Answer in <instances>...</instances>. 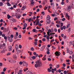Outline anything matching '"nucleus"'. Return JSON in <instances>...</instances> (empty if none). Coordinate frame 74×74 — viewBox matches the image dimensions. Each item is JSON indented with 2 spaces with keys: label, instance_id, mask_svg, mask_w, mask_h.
<instances>
[{
  "label": "nucleus",
  "instance_id": "obj_1",
  "mask_svg": "<svg viewBox=\"0 0 74 74\" xmlns=\"http://www.w3.org/2000/svg\"><path fill=\"white\" fill-rule=\"evenodd\" d=\"M35 63L36 64H35V67L36 68L40 67H41V66H42V62L40 60H38L36 61Z\"/></svg>",
  "mask_w": 74,
  "mask_h": 74
},
{
  "label": "nucleus",
  "instance_id": "obj_2",
  "mask_svg": "<svg viewBox=\"0 0 74 74\" xmlns=\"http://www.w3.org/2000/svg\"><path fill=\"white\" fill-rule=\"evenodd\" d=\"M8 60L10 62V63H14V60H13V59L11 58H8Z\"/></svg>",
  "mask_w": 74,
  "mask_h": 74
},
{
  "label": "nucleus",
  "instance_id": "obj_3",
  "mask_svg": "<svg viewBox=\"0 0 74 74\" xmlns=\"http://www.w3.org/2000/svg\"><path fill=\"white\" fill-rule=\"evenodd\" d=\"M10 22L11 23H15V22H16V20L14 18H12L10 19Z\"/></svg>",
  "mask_w": 74,
  "mask_h": 74
},
{
  "label": "nucleus",
  "instance_id": "obj_4",
  "mask_svg": "<svg viewBox=\"0 0 74 74\" xmlns=\"http://www.w3.org/2000/svg\"><path fill=\"white\" fill-rule=\"evenodd\" d=\"M8 40L10 42H11L13 41V39L12 38H11L9 36L8 37Z\"/></svg>",
  "mask_w": 74,
  "mask_h": 74
},
{
  "label": "nucleus",
  "instance_id": "obj_5",
  "mask_svg": "<svg viewBox=\"0 0 74 74\" xmlns=\"http://www.w3.org/2000/svg\"><path fill=\"white\" fill-rule=\"evenodd\" d=\"M71 7L70 6V5L67 6V10L69 12L70 11V10H71Z\"/></svg>",
  "mask_w": 74,
  "mask_h": 74
},
{
  "label": "nucleus",
  "instance_id": "obj_6",
  "mask_svg": "<svg viewBox=\"0 0 74 74\" xmlns=\"http://www.w3.org/2000/svg\"><path fill=\"white\" fill-rule=\"evenodd\" d=\"M58 25L60 24L61 26H63V23L60 21L58 22Z\"/></svg>",
  "mask_w": 74,
  "mask_h": 74
},
{
  "label": "nucleus",
  "instance_id": "obj_7",
  "mask_svg": "<svg viewBox=\"0 0 74 74\" xmlns=\"http://www.w3.org/2000/svg\"><path fill=\"white\" fill-rule=\"evenodd\" d=\"M22 70L21 69L20 70L18 71L17 72V74H23L22 72Z\"/></svg>",
  "mask_w": 74,
  "mask_h": 74
},
{
  "label": "nucleus",
  "instance_id": "obj_8",
  "mask_svg": "<svg viewBox=\"0 0 74 74\" xmlns=\"http://www.w3.org/2000/svg\"><path fill=\"white\" fill-rule=\"evenodd\" d=\"M45 48V46H44L42 47L40 49V50L41 51H43V50H44V49Z\"/></svg>",
  "mask_w": 74,
  "mask_h": 74
},
{
  "label": "nucleus",
  "instance_id": "obj_9",
  "mask_svg": "<svg viewBox=\"0 0 74 74\" xmlns=\"http://www.w3.org/2000/svg\"><path fill=\"white\" fill-rule=\"evenodd\" d=\"M8 48H9V51H12V46H9Z\"/></svg>",
  "mask_w": 74,
  "mask_h": 74
},
{
  "label": "nucleus",
  "instance_id": "obj_10",
  "mask_svg": "<svg viewBox=\"0 0 74 74\" xmlns=\"http://www.w3.org/2000/svg\"><path fill=\"white\" fill-rule=\"evenodd\" d=\"M55 55H56V56H59L60 55L59 52L57 51L55 53Z\"/></svg>",
  "mask_w": 74,
  "mask_h": 74
},
{
  "label": "nucleus",
  "instance_id": "obj_11",
  "mask_svg": "<svg viewBox=\"0 0 74 74\" xmlns=\"http://www.w3.org/2000/svg\"><path fill=\"white\" fill-rule=\"evenodd\" d=\"M34 3H35L33 1V0H32L31 1V3L30 4V5H32V4H33V5H34Z\"/></svg>",
  "mask_w": 74,
  "mask_h": 74
},
{
  "label": "nucleus",
  "instance_id": "obj_12",
  "mask_svg": "<svg viewBox=\"0 0 74 74\" xmlns=\"http://www.w3.org/2000/svg\"><path fill=\"white\" fill-rule=\"evenodd\" d=\"M26 74H33V73H32V72L30 71H28L26 73Z\"/></svg>",
  "mask_w": 74,
  "mask_h": 74
},
{
  "label": "nucleus",
  "instance_id": "obj_13",
  "mask_svg": "<svg viewBox=\"0 0 74 74\" xmlns=\"http://www.w3.org/2000/svg\"><path fill=\"white\" fill-rule=\"evenodd\" d=\"M65 16L66 18H68V19H70V16L68 15V13H66L65 15Z\"/></svg>",
  "mask_w": 74,
  "mask_h": 74
},
{
  "label": "nucleus",
  "instance_id": "obj_14",
  "mask_svg": "<svg viewBox=\"0 0 74 74\" xmlns=\"http://www.w3.org/2000/svg\"><path fill=\"white\" fill-rule=\"evenodd\" d=\"M47 19L49 20L51 19V17L49 15H47Z\"/></svg>",
  "mask_w": 74,
  "mask_h": 74
},
{
  "label": "nucleus",
  "instance_id": "obj_15",
  "mask_svg": "<svg viewBox=\"0 0 74 74\" xmlns=\"http://www.w3.org/2000/svg\"><path fill=\"white\" fill-rule=\"evenodd\" d=\"M23 64L25 65V66H27L28 64H27V63L26 62V61H23Z\"/></svg>",
  "mask_w": 74,
  "mask_h": 74
},
{
  "label": "nucleus",
  "instance_id": "obj_16",
  "mask_svg": "<svg viewBox=\"0 0 74 74\" xmlns=\"http://www.w3.org/2000/svg\"><path fill=\"white\" fill-rule=\"evenodd\" d=\"M26 7L25 6H24L22 7L21 10H25V9H26Z\"/></svg>",
  "mask_w": 74,
  "mask_h": 74
},
{
  "label": "nucleus",
  "instance_id": "obj_17",
  "mask_svg": "<svg viewBox=\"0 0 74 74\" xmlns=\"http://www.w3.org/2000/svg\"><path fill=\"white\" fill-rule=\"evenodd\" d=\"M47 24H49V23H51V21L49 20H47Z\"/></svg>",
  "mask_w": 74,
  "mask_h": 74
},
{
  "label": "nucleus",
  "instance_id": "obj_18",
  "mask_svg": "<svg viewBox=\"0 0 74 74\" xmlns=\"http://www.w3.org/2000/svg\"><path fill=\"white\" fill-rule=\"evenodd\" d=\"M70 24H68L66 25V29H68V28H69V27H70Z\"/></svg>",
  "mask_w": 74,
  "mask_h": 74
},
{
  "label": "nucleus",
  "instance_id": "obj_19",
  "mask_svg": "<svg viewBox=\"0 0 74 74\" xmlns=\"http://www.w3.org/2000/svg\"><path fill=\"white\" fill-rule=\"evenodd\" d=\"M50 5H51V7H53V6H55V4L54 3H50Z\"/></svg>",
  "mask_w": 74,
  "mask_h": 74
},
{
  "label": "nucleus",
  "instance_id": "obj_20",
  "mask_svg": "<svg viewBox=\"0 0 74 74\" xmlns=\"http://www.w3.org/2000/svg\"><path fill=\"white\" fill-rule=\"evenodd\" d=\"M15 47L16 49V51H18V48H19L18 46L16 45L15 46Z\"/></svg>",
  "mask_w": 74,
  "mask_h": 74
},
{
  "label": "nucleus",
  "instance_id": "obj_21",
  "mask_svg": "<svg viewBox=\"0 0 74 74\" xmlns=\"http://www.w3.org/2000/svg\"><path fill=\"white\" fill-rule=\"evenodd\" d=\"M38 43V42H34V45H35L36 46H37V43Z\"/></svg>",
  "mask_w": 74,
  "mask_h": 74
},
{
  "label": "nucleus",
  "instance_id": "obj_22",
  "mask_svg": "<svg viewBox=\"0 0 74 74\" xmlns=\"http://www.w3.org/2000/svg\"><path fill=\"white\" fill-rule=\"evenodd\" d=\"M32 59H36V56H34L32 57Z\"/></svg>",
  "mask_w": 74,
  "mask_h": 74
},
{
  "label": "nucleus",
  "instance_id": "obj_23",
  "mask_svg": "<svg viewBox=\"0 0 74 74\" xmlns=\"http://www.w3.org/2000/svg\"><path fill=\"white\" fill-rule=\"evenodd\" d=\"M7 17L8 18L10 19V18H11V16L10 15L8 14L7 15Z\"/></svg>",
  "mask_w": 74,
  "mask_h": 74
},
{
  "label": "nucleus",
  "instance_id": "obj_24",
  "mask_svg": "<svg viewBox=\"0 0 74 74\" xmlns=\"http://www.w3.org/2000/svg\"><path fill=\"white\" fill-rule=\"evenodd\" d=\"M70 51V50H69V48H67L66 49V52L67 53H69Z\"/></svg>",
  "mask_w": 74,
  "mask_h": 74
},
{
  "label": "nucleus",
  "instance_id": "obj_25",
  "mask_svg": "<svg viewBox=\"0 0 74 74\" xmlns=\"http://www.w3.org/2000/svg\"><path fill=\"white\" fill-rule=\"evenodd\" d=\"M13 58H14V59H16V58H17V56H16V55H14L13 56Z\"/></svg>",
  "mask_w": 74,
  "mask_h": 74
},
{
  "label": "nucleus",
  "instance_id": "obj_26",
  "mask_svg": "<svg viewBox=\"0 0 74 74\" xmlns=\"http://www.w3.org/2000/svg\"><path fill=\"white\" fill-rule=\"evenodd\" d=\"M52 73L53 74V73H55V72H54V69H51V71Z\"/></svg>",
  "mask_w": 74,
  "mask_h": 74
},
{
  "label": "nucleus",
  "instance_id": "obj_27",
  "mask_svg": "<svg viewBox=\"0 0 74 74\" xmlns=\"http://www.w3.org/2000/svg\"><path fill=\"white\" fill-rule=\"evenodd\" d=\"M7 5L8 6H11V4H10L9 2H7Z\"/></svg>",
  "mask_w": 74,
  "mask_h": 74
},
{
  "label": "nucleus",
  "instance_id": "obj_28",
  "mask_svg": "<svg viewBox=\"0 0 74 74\" xmlns=\"http://www.w3.org/2000/svg\"><path fill=\"white\" fill-rule=\"evenodd\" d=\"M6 69H7V68H4L3 70V71H4V72H5V71H6Z\"/></svg>",
  "mask_w": 74,
  "mask_h": 74
},
{
  "label": "nucleus",
  "instance_id": "obj_29",
  "mask_svg": "<svg viewBox=\"0 0 74 74\" xmlns=\"http://www.w3.org/2000/svg\"><path fill=\"white\" fill-rule=\"evenodd\" d=\"M68 53H69L71 55H72V54H73V52L72 51H70Z\"/></svg>",
  "mask_w": 74,
  "mask_h": 74
},
{
  "label": "nucleus",
  "instance_id": "obj_30",
  "mask_svg": "<svg viewBox=\"0 0 74 74\" xmlns=\"http://www.w3.org/2000/svg\"><path fill=\"white\" fill-rule=\"evenodd\" d=\"M20 17H21V16H18V15L16 16V18H17V19H19Z\"/></svg>",
  "mask_w": 74,
  "mask_h": 74
},
{
  "label": "nucleus",
  "instance_id": "obj_31",
  "mask_svg": "<svg viewBox=\"0 0 74 74\" xmlns=\"http://www.w3.org/2000/svg\"><path fill=\"white\" fill-rule=\"evenodd\" d=\"M70 45H73V41H71L70 42Z\"/></svg>",
  "mask_w": 74,
  "mask_h": 74
},
{
  "label": "nucleus",
  "instance_id": "obj_32",
  "mask_svg": "<svg viewBox=\"0 0 74 74\" xmlns=\"http://www.w3.org/2000/svg\"><path fill=\"white\" fill-rule=\"evenodd\" d=\"M31 51H34V48L33 47H32L31 48Z\"/></svg>",
  "mask_w": 74,
  "mask_h": 74
},
{
  "label": "nucleus",
  "instance_id": "obj_33",
  "mask_svg": "<svg viewBox=\"0 0 74 74\" xmlns=\"http://www.w3.org/2000/svg\"><path fill=\"white\" fill-rule=\"evenodd\" d=\"M19 11H20V9H17L16 10V12H19Z\"/></svg>",
  "mask_w": 74,
  "mask_h": 74
},
{
  "label": "nucleus",
  "instance_id": "obj_34",
  "mask_svg": "<svg viewBox=\"0 0 74 74\" xmlns=\"http://www.w3.org/2000/svg\"><path fill=\"white\" fill-rule=\"evenodd\" d=\"M42 60H43V61H45V60H46V58L44 57L42 59Z\"/></svg>",
  "mask_w": 74,
  "mask_h": 74
},
{
  "label": "nucleus",
  "instance_id": "obj_35",
  "mask_svg": "<svg viewBox=\"0 0 74 74\" xmlns=\"http://www.w3.org/2000/svg\"><path fill=\"white\" fill-rule=\"evenodd\" d=\"M24 27H27V24L26 23H25L24 24Z\"/></svg>",
  "mask_w": 74,
  "mask_h": 74
},
{
  "label": "nucleus",
  "instance_id": "obj_36",
  "mask_svg": "<svg viewBox=\"0 0 74 74\" xmlns=\"http://www.w3.org/2000/svg\"><path fill=\"white\" fill-rule=\"evenodd\" d=\"M14 37L15 39H17V38H18V36H17L16 35H15Z\"/></svg>",
  "mask_w": 74,
  "mask_h": 74
},
{
  "label": "nucleus",
  "instance_id": "obj_37",
  "mask_svg": "<svg viewBox=\"0 0 74 74\" xmlns=\"http://www.w3.org/2000/svg\"><path fill=\"white\" fill-rule=\"evenodd\" d=\"M42 41H43L45 42L46 41V39H45V38H43L42 39Z\"/></svg>",
  "mask_w": 74,
  "mask_h": 74
},
{
  "label": "nucleus",
  "instance_id": "obj_38",
  "mask_svg": "<svg viewBox=\"0 0 74 74\" xmlns=\"http://www.w3.org/2000/svg\"><path fill=\"white\" fill-rule=\"evenodd\" d=\"M10 38H14V35H10Z\"/></svg>",
  "mask_w": 74,
  "mask_h": 74
},
{
  "label": "nucleus",
  "instance_id": "obj_39",
  "mask_svg": "<svg viewBox=\"0 0 74 74\" xmlns=\"http://www.w3.org/2000/svg\"><path fill=\"white\" fill-rule=\"evenodd\" d=\"M52 48L53 49H56V47H54V46H53L52 47Z\"/></svg>",
  "mask_w": 74,
  "mask_h": 74
},
{
  "label": "nucleus",
  "instance_id": "obj_40",
  "mask_svg": "<svg viewBox=\"0 0 74 74\" xmlns=\"http://www.w3.org/2000/svg\"><path fill=\"white\" fill-rule=\"evenodd\" d=\"M61 4H62V5H64V2H63V1H62L61 3Z\"/></svg>",
  "mask_w": 74,
  "mask_h": 74
},
{
  "label": "nucleus",
  "instance_id": "obj_41",
  "mask_svg": "<svg viewBox=\"0 0 74 74\" xmlns=\"http://www.w3.org/2000/svg\"><path fill=\"white\" fill-rule=\"evenodd\" d=\"M19 64L20 65H22L23 64V62L22 61H21L19 62Z\"/></svg>",
  "mask_w": 74,
  "mask_h": 74
},
{
  "label": "nucleus",
  "instance_id": "obj_42",
  "mask_svg": "<svg viewBox=\"0 0 74 74\" xmlns=\"http://www.w3.org/2000/svg\"><path fill=\"white\" fill-rule=\"evenodd\" d=\"M52 32L51 31V29H49L48 30V32H47L49 33H51Z\"/></svg>",
  "mask_w": 74,
  "mask_h": 74
},
{
  "label": "nucleus",
  "instance_id": "obj_43",
  "mask_svg": "<svg viewBox=\"0 0 74 74\" xmlns=\"http://www.w3.org/2000/svg\"><path fill=\"white\" fill-rule=\"evenodd\" d=\"M2 36L3 37H4L5 36V34H2Z\"/></svg>",
  "mask_w": 74,
  "mask_h": 74
},
{
  "label": "nucleus",
  "instance_id": "obj_44",
  "mask_svg": "<svg viewBox=\"0 0 74 74\" xmlns=\"http://www.w3.org/2000/svg\"><path fill=\"white\" fill-rule=\"evenodd\" d=\"M29 40H33V38L30 37H29Z\"/></svg>",
  "mask_w": 74,
  "mask_h": 74
},
{
  "label": "nucleus",
  "instance_id": "obj_45",
  "mask_svg": "<svg viewBox=\"0 0 74 74\" xmlns=\"http://www.w3.org/2000/svg\"><path fill=\"white\" fill-rule=\"evenodd\" d=\"M2 34H3V32L1 31H0V36H2Z\"/></svg>",
  "mask_w": 74,
  "mask_h": 74
},
{
  "label": "nucleus",
  "instance_id": "obj_46",
  "mask_svg": "<svg viewBox=\"0 0 74 74\" xmlns=\"http://www.w3.org/2000/svg\"><path fill=\"white\" fill-rule=\"evenodd\" d=\"M48 72H51V70L50 69V68L48 69Z\"/></svg>",
  "mask_w": 74,
  "mask_h": 74
},
{
  "label": "nucleus",
  "instance_id": "obj_47",
  "mask_svg": "<svg viewBox=\"0 0 74 74\" xmlns=\"http://www.w3.org/2000/svg\"><path fill=\"white\" fill-rule=\"evenodd\" d=\"M2 5H3V2L0 3V6H2Z\"/></svg>",
  "mask_w": 74,
  "mask_h": 74
},
{
  "label": "nucleus",
  "instance_id": "obj_48",
  "mask_svg": "<svg viewBox=\"0 0 74 74\" xmlns=\"http://www.w3.org/2000/svg\"><path fill=\"white\" fill-rule=\"evenodd\" d=\"M56 26L57 27L59 28V27H60V25L58 24H56Z\"/></svg>",
  "mask_w": 74,
  "mask_h": 74
},
{
  "label": "nucleus",
  "instance_id": "obj_49",
  "mask_svg": "<svg viewBox=\"0 0 74 74\" xmlns=\"http://www.w3.org/2000/svg\"><path fill=\"white\" fill-rule=\"evenodd\" d=\"M64 74H67V71H64Z\"/></svg>",
  "mask_w": 74,
  "mask_h": 74
},
{
  "label": "nucleus",
  "instance_id": "obj_50",
  "mask_svg": "<svg viewBox=\"0 0 74 74\" xmlns=\"http://www.w3.org/2000/svg\"><path fill=\"white\" fill-rule=\"evenodd\" d=\"M47 34L48 35L47 36L48 37H49L50 36V34H49V32H47Z\"/></svg>",
  "mask_w": 74,
  "mask_h": 74
},
{
  "label": "nucleus",
  "instance_id": "obj_51",
  "mask_svg": "<svg viewBox=\"0 0 74 74\" xmlns=\"http://www.w3.org/2000/svg\"><path fill=\"white\" fill-rule=\"evenodd\" d=\"M19 47L20 49H21V48H22V46L21 45H19Z\"/></svg>",
  "mask_w": 74,
  "mask_h": 74
},
{
  "label": "nucleus",
  "instance_id": "obj_52",
  "mask_svg": "<svg viewBox=\"0 0 74 74\" xmlns=\"http://www.w3.org/2000/svg\"><path fill=\"white\" fill-rule=\"evenodd\" d=\"M11 55V53H8L7 54V56H9V55Z\"/></svg>",
  "mask_w": 74,
  "mask_h": 74
},
{
  "label": "nucleus",
  "instance_id": "obj_53",
  "mask_svg": "<svg viewBox=\"0 0 74 74\" xmlns=\"http://www.w3.org/2000/svg\"><path fill=\"white\" fill-rule=\"evenodd\" d=\"M63 29H64V30H65L66 29V26H64L63 27Z\"/></svg>",
  "mask_w": 74,
  "mask_h": 74
},
{
  "label": "nucleus",
  "instance_id": "obj_54",
  "mask_svg": "<svg viewBox=\"0 0 74 74\" xmlns=\"http://www.w3.org/2000/svg\"><path fill=\"white\" fill-rule=\"evenodd\" d=\"M4 29V27H1V30H3Z\"/></svg>",
  "mask_w": 74,
  "mask_h": 74
},
{
  "label": "nucleus",
  "instance_id": "obj_55",
  "mask_svg": "<svg viewBox=\"0 0 74 74\" xmlns=\"http://www.w3.org/2000/svg\"><path fill=\"white\" fill-rule=\"evenodd\" d=\"M21 51L20 50H18V53H20L21 52Z\"/></svg>",
  "mask_w": 74,
  "mask_h": 74
},
{
  "label": "nucleus",
  "instance_id": "obj_56",
  "mask_svg": "<svg viewBox=\"0 0 74 74\" xmlns=\"http://www.w3.org/2000/svg\"><path fill=\"white\" fill-rule=\"evenodd\" d=\"M27 15L26 14H23V16H26V15Z\"/></svg>",
  "mask_w": 74,
  "mask_h": 74
},
{
  "label": "nucleus",
  "instance_id": "obj_57",
  "mask_svg": "<svg viewBox=\"0 0 74 74\" xmlns=\"http://www.w3.org/2000/svg\"><path fill=\"white\" fill-rule=\"evenodd\" d=\"M9 9H10V10H13V9H14V8L13 7H11L10 8H9Z\"/></svg>",
  "mask_w": 74,
  "mask_h": 74
},
{
  "label": "nucleus",
  "instance_id": "obj_58",
  "mask_svg": "<svg viewBox=\"0 0 74 74\" xmlns=\"http://www.w3.org/2000/svg\"><path fill=\"white\" fill-rule=\"evenodd\" d=\"M54 32H57V29L56 28H55L54 29Z\"/></svg>",
  "mask_w": 74,
  "mask_h": 74
},
{
  "label": "nucleus",
  "instance_id": "obj_59",
  "mask_svg": "<svg viewBox=\"0 0 74 74\" xmlns=\"http://www.w3.org/2000/svg\"><path fill=\"white\" fill-rule=\"evenodd\" d=\"M39 24V22L38 21V22H37L36 23V26H37V25H38Z\"/></svg>",
  "mask_w": 74,
  "mask_h": 74
},
{
  "label": "nucleus",
  "instance_id": "obj_60",
  "mask_svg": "<svg viewBox=\"0 0 74 74\" xmlns=\"http://www.w3.org/2000/svg\"><path fill=\"white\" fill-rule=\"evenodd\" d=\"M4 39L5 40H7V38L6 36H5L4 37Z\"/></svg>",
  "mask_w": 74,
  "mask_h": 74
},
{
  "label": "nucleus",
  "instance_id": "obj_61",
  "mask_svg": "<svg viewBox=\"0 0 74 74\" xmlns=\"http://www.w3.org/2000/svg\"><path fill=\"white\" fill-rule=\"evenodd\" d=\"M47 9H48V7H46L45 8H44V10H47Z\"/></svg>",
  "mask_w": 74,
  "mask_h": 74
},
{
  "label": "nucleus",
  "instance_id": "obj_62",
  "mask_svg": "<svg viewBox=\"0 0 74 74\" xmlns=\"http://www.w3.org/2000/svg\"><path fill=\"white\" fill-rule=\"evenodd\" d=\"M70 30H71V28H69L68 29V32H70Z\"/></svg>",
  "mask_w": 74,
  "mask_h": 74
},
{
  "label": "nucleus",
  "instance_id": "obj_63",
  "mask_svg": "<svg viewBox=\"0 0 74 74\" xmlns=\"http://www.w3.org/2000/svg\"><path fill=\"white\" fill-rule=\"evenodd\" d=\"M65 20H66V18H63L62 19V21H65Z\"/></svg>",
  "mask_w": 74,
  "mask_h": 74
},
{
  "label": "nucleus",
  "instance_id": "obj_64",
  "mask_svg": "<svg viewBox=\"0 0 74 74\" xmlns=\"http://www.w3.org/2000/svg\"><path fill=\"white\" fill-rule=\"evenodd\" d=\"M72 5H74V1H72Z\"/></svg>",
  "mask_w": 74,
  "mask_h": 74
}]
</instances>
